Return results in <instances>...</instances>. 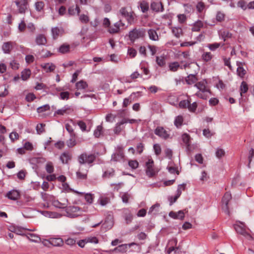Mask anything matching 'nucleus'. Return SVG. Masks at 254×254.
<instances>
[{
    "label": "nucleus",
    "instance_id": "1",
    "mask_svg": "<svg viewBox=\"0 0 254 254\" xmlns=\"http://www.w3.org/2000/svg\"><path fill=\"white\" fill-rule=\"evenodd\" d=\"M96 156L93 154H87L83 153L78 157V161L80 164L79 170L76 172V176L78 179H85L86 178L87 169H84L83 165L85 163L91 164L95 160Z\"/></svg>",
    "mask_w": 254,
    "mask_h": 254
},
{
    "label": "nucleus",
    "instance_id": "2",
    "mask_svg": "<svg viewBox=\"0 0 254 254\" xmlns=\"http://www.w3.org/2000/svg\"><path fill=\"white\" fill-rule=\"evenodd\" d=\"M194 86L198 90L195 93V96L204 100L207 99L209 97L210 91L207 86V82L206 80H203L196 83L194 84Z\"/></svg>",
    "mask_w": 254,
    "mask_h": 254
},
{
    "label": "nucleus",
    "instance_id": "3",
    "mask_svg": "<svg viewBox=\"0 0 254 254\" xmlns=\"http://www.w3.org/2000/svg\"><path fill=\"white\" fill-rule=\"evenodd\" d=\"M88 207L85 206L81 208L76 206H70L65 208L66 215L70 218H75L82 215L83 212H87Z\"/></svg>",
    "mask_w": 254,
    "mask_h": 254
},
{
    "label": "nucleus",
    "instance_id": "4",
    "mask_svg": "<svg viewBox=\"0 0 254 254\" xmlns=\"http://www.w3.org/2000/svg\"><path fill=\"white\" fill-rule=\"evenodd\" d=\"M145 165V173L148 177L153 178L157 175L159 169L154 166L153 161L152 159H149L146 162Z\"/></svg>",
    "mask_w": 254,
    "mask_h": 254
},
{
    "label": "nucleus",
    "instance_id": "5",
    "mask_svg": "<svg viewBox=\"0 0 254 254\" xmlns=\"http://www.w3.org/2000/svg\"><path fill=\"white\" fill-rule=\"evenodd\" d=\"M234 228L236 232L243 235L248 240H252V236L246 231L247 226L244 223L242 222H238L236 224L234 225Z\"/></svg>",
    "mask_w": 254,
    "mask_h": 254
},
{
    "label": "nucleus",
    "instance_id": "6",
    "mask_svg": "<svg viewBox=\"0 0 254 254\" xmlns=\"http://www.w3.org/2000/svg\"><path fill=\"white\" fill-rule=\"evenodd\" d=\"M17 235L22 236L25 235L27 238L32 242H39L41 240L40 238L35 234L28 233L27 229L17 226Z\"/></svg>",
    "mask_w": 254,
    "mask_h": 254
},
{
    "label": "nucleus",
    "instance_id": "7",
    "mask_svg": "<svg viewBox=\"0 0 254 254\" xmlns=\"http://www.w3.org/2000/svg\"><path fill=\"white\" fill-rule=\"evenodd\" d=\"M145 30L143 28L141 29H134L130 31L129 34V37L131 41L143 37L145 35Z\"/></svg>",
    "mask_w": 254,
    "mask_h": 254
},
{
    "label": "nucleus",
    "instance_id": "8",
    "mask_svg": "<svg viewBox=\"0 0 254 254\" xmlns=\"http://www.w3.org/2000/svg\"><path fill=\"white\" fill-rule=\"evenodd\" d=\"M154 133L164 139H167L170 137V134L168 132L162 127H157L154 130Z\"/></svg>",
    "mask_w": 254,
    "mask_h": 254
},
{
    "label": "nucleus",
    "instance_id": "9",
    "mask_svg": "<svg viewBox=\"0 0 254 254\" xmlns=\"http://www.w3.org/2000/svg\"><path fill=\"white\" fill-rule=\"evenodd\" d=\"M124 23H123L121 20H120L109 28V32L112 34L117 33L121 30L124 29Z\"/></svg>",
    "mask_w": 254,
    "mask_h": 254
},
{
    "label": "nucleus",
    "instance_id": "10",
    "mask_svg": "<svg viewBox=\"0 0 254 254\" xmlns=\"http://www.w3.org/2000/svg\"><path fill=\"white\" fill-rule=\"evenodd\" d=\"M124 156L123 148L119 147L117 152L112 155L111 160L115 162L121 161L124 159Z\"/></svg>",
    "mask_w": 254,
    "mask_h": 254
},
{
    "label": "nucleus",
    "instance_id": "11",
    "mask_svg": "<svg viewBox=\"0 0 254 254\" xmlns=\"http://www.w3.org/2000/svg\"><path fill=\"white\" fill-rule=\"evenodd\" d=\"M231 198V194L229 192H227L225 193L222 198L223 209L227 213H229L228 205Z\"/></svg>",
    "mask_w": 254,
    "mask_h": 254
},
{
    "label": "nucleus",
    "instance_id": "12",
    "mask_svg": "<svg viewBox=\"0 0 254 254\" xmlns=\"http://www.w3.org/2000/svg\"><path fill=\"white\" fill-rule=\"evenodd\" d=\"M120 14L125 17L129 23H131L133 19L132 14L130 11H128L125 7H122L119 11Z\"/></svg>",
    "mask_w": 254,
    "mask_h": 254
},
{
    "label": "nucleus",
    "instance_id": "13",
    "mask_svg": "<svg viewBox=\"0 0 254 254\" xmlns=\"http://www.w3.org/2000/svg\"><path fill=\"white\" fill-rule=\"evenodd\" d=\"M73 111V110L69 106L66 105L64 106L63 108L58 110L55 113V115H69L71 114Z\"/></svg>",
    "mask_w": 254,
    "mask_h": 254
},
{
    "label": "nucleus",
    "instance_id": "14",
    "mask_svg": "<svg viewBox=\"0 0 254 254\" xmlns=\"http://www.w3.org/2000/svg\"><path fill=\"white\" fill-rule=\"evenodd\" d=\"M169 216L175 219L183 220L185 218V212L184 210H180L177 212L172 211L169 213Z\"/></svg>",
    "mask_w": 254,
    "mask_h": 254
},
{
    "label": "nucleus",
    "instance_id": "15",
    "mask_svg": "<svg viewBox=\"0 0 254 254\" xmlns=\"http://www.w3.org/2000/svg\"><path fill=\"white\" fill-rule=\"evenodd\" d=\"M52 203L53 206L59 208H65L68 204V200L65 198L63 200V202H60L58 200L53 199Z\"/></svg>",
    "mask_w": 254,
    "mask_h": 254
},
{
    "label": "nucleus",
    "instance_id": "16",
    "mask_svg": "<svg viewBox=\"0 0 254 254\" xmlns=\"http://www.w3.org/2000/svg\"><path fill=\"white\" fill-rule=\"evenodd\" d=\"M190 135L186 133H183L182 135V140L186 145L187 149L189 151H191V146L190 143Z\"/></svg>",
    "mask_w": 254,
    "mask_h": 254
},
{
    "label": "nucleus",
    "instance_id": "17",
    "mask_svg": "<svg viewBox=\"0 0 254 254\" xmlns=\"http://www.w3.org/2000/svg\"><path fill=\"white\" fill-rule=\"evenodd\" d=\"M17 6L19 7V12H24L25 10L27 9L28 2L27 0H18L17 1Z\"/></svg>",
    "mask_w": 254,
    "mask_h": 254
},
{
    "label": "nucleus",
    "instance_id": "18",
    "mask_svg": "<svg viewBox=\"0 0 254 254\" xmlns=\"http://www.w3.org/2000/svg\"><path fill=\"white\" fill-rule=\"evenodd\" d=\"M151 9L156 12L162 11L163 7L161 2L153 1L151 3Z\"/></svg>",
    "mask_w": 254,
    "mask_h": 254
},
{
    "label": "nucleus",
    "instance_id": "19",
    "mask_svg": "<svg viewBox=\"0 0 254 254\" xmlns=\"http://www.w3.org/2000/svg\"><path fill=\"white\" fill-rule=\"evenodd\" d=\"M35 42L39 46L45 45L47 43V39L45 35L38 34L36 37Z\"/></svg>",
    "mask_w": 254,
    "mask_h": 254
},
{
    "label": "nucleus",
    "instance_id": "20",
    "mask_svg": "<svg viewBox=\"0 0 254 254\" xmlns=\"http://www.w3.org/2000/svg\"><path fill=\"white\" fill-rule=\"evenodd\" d=\"M41 67L46 72L53 71L56 68V66L52 63H46L41 64Z\"/></svg>",
    "mask_w": 254,
    "mask_h": 254
},
{
    "label": "nucleus",
    "instance_id": "21",
    "mask_svg": "<svg viewBox=\"0 0 254 254\" xmlns=\"http://www.w3.org/2000/svg\"><path fill=\"white\" fill-rule=\"evenodd\" d=\"M126 120H122L121 122L116 124L114 129V132L115 134H119L121 133L124 127L123 126L124 124H126Z\"/></svg>",
    "mask_w": 254,
    "mask_h": 254
},
{
    "label": "nucleus",
    "instance_id": "22",
    "mask_svg": "<svg viewBox=\"0 0 254 254\" xmlns=\"http://www.w3.org/2000/svg\"><path fill=\"white\" fill-rule=\"evenodd\" d=\"M148 37L151 40L157 41L159 40V36L155 30L149 29L147 31Z\"/></svg>",
    "mask_w": 254,
    "mask_h": 254
},
{
    "label": "nucleus",
    "instance_id": "23",
    "mask_svg": "<svg viewBox=\"0 0 254 254\" xmlns=\"http://www.w3.org/2000/svg\"><path fill=\"white\" fill-rule=\"evenodd\" d=\"M238 66L237 72L239 76L243 78L247 73V70L242 66V63H237Z\"/></svg>",
    "mask_w": 254,
    "mask_h": 254
},
{
    "label": "nucleus",
    "instance_id": "24",
    "mask_svg": "<svg viewBox=\"0 0 254 254\" xmlns=\"http://www.w3.org/2000/svg\"><path fill=\"white\" fill-rule=\"evenodd\" d=\"M48 242L55 247H60L63 244V241L61 238H51Z\"/></svg>",
    "mask_w": 254,
    "mask_h": 254
},
{
    "label": "nucleus",
    "instance_id": "25",
    "mask_svg": "<svg viewBox=\"0 0 254 254\" xmlns=\"http://www.w3.org/2000/svg\"><path fill=\"white\" fill-rule=\"evenodd\" d=\"M63 32V30L62 28H59L57 27L53 28L52 29V36L54 39H57L60 35H62Z\"/></svg>",
    "mask_w": 254,
    "mask_h": 254
},
{
    "label": "nucleus",
    "instance_id": "26",
    "mask_svg": "<svg viewBox=\"0 0 254 254\" xmlns=\"http://www.w3.org/2000/svg\"><path fill=\"white\" fill-rule=\"evenodd\" d=\"M12 49V45L11 42L4 43L2 46V49L5 54H9Z\"/></svg>",
    "mask_w": 254,
    "mask_h": 254
},
{
    "label": "nucleus",
    "instance_id": "27",
    "mask_svg": "<svg viewBox=\"0 0 254 254\" xmlns=\"http://www.w3.org/2000/svg\"><path fill=\"white\" fill-rule=\"evenodd\" d=\"M71 157V155L68 152H64L60 156V160L63 163H67L68 161L70 160Z\"/></svg>",
    "mask_w": 254,
    "mask_h": 254
},
{
    "label": "nucleus",
    "instance_id": "28",
    "mask_svg": "<svg viewBox=\"0 0 254 254\" xmlns=\"http://www.w3.org/2000/svg\"><path fill=\"white\" fill-rule=\"evenodd\" d=\"M197 78L195 75L190 74L186 78V81L188 84H192L196 82Z\"/></svg>",
    "mask_w": 254,
    "mask_h": 254
},
{
    "label": "nucleus",
    "instance_id": "29",
    "mask_svg": "<svg viewBox=\"0 0 254 254\" xmlns=\"http://www.w3.org/2000/svg\"><path fill=\"white\" fill-rule=\"evenodd\" d=\"M127 244H122L119 246L118 247L115 248L112 252H116L119 253H125L127 249Z\"/></svg>",
    "mask_w": 254,
    "mask_h": 254
},
{
    "label": "nucleus",
    "instance_id": "30",
    "mask_svg": "<svg viewBox=\"0 0 254 254\" xmlns=\"http://www.w3.org/2000/svg\"><path fill=\"white\" fill-rule=\"evenodd\" d=\"M160 209V204L156 203L152 205L149 209L148 213L155 215L158 213Z\"/></svg>",
    "mask_w": 254,
    "mask_h": 254
},
{
    "label": "nucleus",
    "instance_id": "31",
    "mask_svg": "<svg viewBox=\"0 0 254 254\" xmlns=\"http://www.w3.org/2000/svg\"><path fill=\"white\" fill-rule=\"evenodd\" d=\"M31 75V71L29 69H25L21 72V78L25 81L27 80Z\"/></svg>",
    "mask_w": 254,
    "mask_h": 254
},
{
    "label": "nucleus",
    "instance_id": "32",
    "mask_svg": "<svg viewBox=\"0 0 254 254\" xmlns=\"http://www.w3.org/2000/svg\"><path fill=\"white\" fill-rule=\"evenodd\" d=\"M76 87L78 90L85 89L87 88L88 84L85 81L80 80L76 83Z\"/></svg>",
    "mask_w": 254,
    "mask_h": 254
},
{
    "label": "nucleus",
    "instance_id": "33",
    "mask_svg": "<svg viewBox=\"0 0 254 254\" xmlns=\"http://www.w3.org/2000/svg\"><path fill=\"white\" fill-rule=\"evenodd\" d=\"M114 172L113 169H108L104 172L102 177L103 178H110L114 175Z\"/></svg>",
    "mask_w": 254,
    "mask_h": 254
},
{
    "label": "nucleus",
    "instance_id": "34",
    "mask_svg": "<svg viewBox=\"0 0 254 254\" xmlns=\"http://www.w3.org/2000/svg\"><path fill=\"white\" fill-rule=\"evenodd\" d=\"M172 31L174 35L177 37L179 38L180 37L181 35H182L183 31L182 29L180 27H172Z\"/></svg>",
    "mask_w": 254,
    "mask_h": 254
},
{
    "label": "nucleus",
    "instance_id": "35",
    "mask_svg": "<svg viewBox=\"0 0 254 254\" xmlns=\"http://www.w3.org/2000/svg\"><path fill=\"white\" fill-rule=\"evenodd\" d=\"M183 121V117L182 116H178L175 120L174 125L177 127H179L182 125Z\"/></svg>",
    "mask_w": 254,
    "mask_h": 254
},
{
    "label": "nucleus",
    "instance_id": "36",
    "mask_svg": "<svg viewBox=\"0 0 254 254\" xmlns=\"http://www.w3.org/2000/svg\"><path fill=\"white\" fill-rule=\"evenodd\" d=\"M103 134V127L101 125L97 127L94 131V135L96 137H100Z\"/></svg>",
    "mask_w": 254,
    "mask_h": 254
},
{
    "label": "nucleus",
    "instance_id": "37",
    "mask_svg": "<svg viewBox=\"0 0 254 254\" xmlns=\"http://www.w3.org/2000/svg\"><path fill=\"white\" fill-rule=\"evenodd\" d=\"M248 90V86L245 81H243L240 86V94L242 96L243 93H246Z\"/></svg>",
    "mask_w": 254,
    "mask_h": 254
},
{
    "label": "nucleus",
    "instance_id": "38",
    "mask_svg": "<svg viewBox=\"0 0 254 254\" xmlns=\"http://www.w3.org/2000/svg\"><path fill=\"white\" fill-rule=\"evenodd\" d=\"M110 201V198L107 197L101 196L98 199V202L102 206H105Z\"/></svg>",
    "mask_w": 254,
    "mask_h": 254
},
{
    "label": "nucleus",
    "instance_id": "39",
    "mask_svg": "<svg viewBox=\"0 0 254 254\" xmlns=\"http://www.w3.org/2000/svg\"><path fill=\"white\" fill-rule=\"evenodd\" d=\"M6 196L9 199L16 200V190H12L9 191L6 194Z\"/></svg>",
    "mask_w": 254,
    "mask_h": 254
},
{
    "label": "nucleus",
    "instance_id": "40",
    "mask_svg": "<svg viewBox=\"0 0 254 254\" xmlns=\"http://www.w3.org/2000/svg\"><path fill=\"white\" fill-rule=\"evenodd\" d=\"M75 136L70 135V138L66 141L67 145L69 147H72L76 145V142Z\"/></svg>",
    "mask_w": 254,
    "mask_h": 254
},
{
    "label": "nucleus",
    "instance_id": "41",
    "mask_svg": "<svg viewBox=\"0 0 254 254\" xmlns=\"http://www.w3.org/2000/svg\"><path fill=\"white\" fill-rule=\"evenodd\" d=\"M186 184H183L178 185L177 190L176 197H179L182 193V190H184L186 188Z\"/></svg>",
    "mask_w": 254,
    "mask_h": 254
},
{
    "label": "nucleus",
    "instance_id": "42",
    "mask_svg": "<svg viewBox=\"0 0 254 254\" xmlns=\"http://www.w3.org/2000/svg\"><path fill=\"white\" fill-rule=\"evenodd\" d=\"M69 50V46L66 44H63L59 49V51L62 53L64 54L68 52Z\"/></svg>",
    "mask_w": 254,
    "mask_h": 254
},
{
    "label": "nucleus",
    "instance_id": "43",
    "mask_svg": "<svg viewBox=\"0 0 254 254\" xmlns=\"http://www.w3.org/2000/svg\"><path fill=\"white\" fill-rule=\"evenodd\" d=\"M224 45V44H220V43H213V44H210L207 45V47L211 50V51H215L216 49L218 48L220 46H223Z\"/></svg>",
    "mask_w": 254,
    "mask_h": 254
},
{
    "label": "nucleus",
    "instance_id": "44",
    "mask_svg": "<svg viewBox=\"0 0 254 254\" xmlns=\"http://www.w3.org/2000/svg\"><path fill=\"white\" fill-rule=\"evenodd\" d=\"M169 67L170 70H171L172 71H176L180 67V65L178 62H174L173 63H171L169 64Z\"/></svg>",
    "mask_w": 254,
    "mask_h": 254
},
{
    "label": "nucleus",
    "instance_id": "45",
    "mask_svg": "<svg viewBox=\"0 0 254 254\" xmlns=\"http://www.w3.org/2000/svg\"><path fill=\"white\" fill-rule=\"evenodd\" d=\"M140 6L141 11L144 13L147 11L149 9V4L145 1L141 2L140 3Z\"/></svg>",
    "mask_w": 254,
    "mask_h": 254
},
{
    "label": "nucleus",
    "instance_id": "46",
    "mask_svg": "<svg viewBox=\"0 0 254 254\" xmlns=\"http://www.w3.org/2000/svg\"><path fill=\"white\" fill-rule=\"evenodd\" d=\"M203 26V24L201 21L196 22L192 28V31H198L200 30V28Z\"/></svg>",
    "mask_w": 254,
    "mask_h": 254
},
{
    "label": "nucleus",
    "instance_id": "47",
    "mask_svg": "<svg viewBox=\"0 0 254 254\" xmlns=\"http://www.w3.org/2000/svg\"><path fill=\"white\" fill-rule=\"evenodd\" d=\"M46 170L48 173H52L54 171V166L51 162H48L46 165Z\"/></svg>",
    "mask_w": 254,
    "mask_h": 254
},
{
    "label": "nucleus",
    "instance_id": "48",
    "mask_svg": "<svg viewBox=\"0 0 254 254\" xmlns=\"http://www.w3.org/2000/svg\"><path fill=\"white\" fill-rule=\"evenodd\" d=\"M45 125L43 124H40L37 125L36 130L38 134H41L45 131Z\"/></svg>",
    "mask_w": 254,
    "mask_h": 254
},
{
    "label": "nucleus",
    "instance_id": "49",
    "mask_svg": "<svg viewBox=\"0 0 254 254\" xmlns=\"http://www.w3.org/2000/svg\"><path fill=\"white\" fill-rule=\"evenodd\" d=\"M44 5V3L43 1H41L36 2L35 4L36 9L38 11H41L43 9Z\"/></svg>",
    "mask_w": 254,
    "mask_h": 254
},
{
    "label": "nucleus",
    "instance_id": "50",
    "mask_svg": "<svg viewBox=\"0 0 254 254\" xmlns=\"http://www.w3.org/2000/svg\"><path fill=\"white\" fill-rule=\"evenodd\" d=\"M156 63L160 66H163L165 64L164 58L162 57H156Z\"/></svg>",
    "mask_w": 254,
    "mask_h": 254
},
{
    "label": "nucleus",
    "instance_id": "51",
    "mask_svg": "<svg viewBox=\"0 0 254 254\" xmlns=\"http://www.w3.org/2000/svg\"><path fill=\"white\" fill-rule=\"evenodd\" d=\"M65 128L66 130L70 133V135L75 136V134L74 132L73 128L72 126L69 124H65Z\"/></svg>",
    "mask_w": 254,
    "mask_h": 254
},
{
    "label": "nucleus",
    "instance_id": "52",
    "mask_svg": "<svg viewBox=\"0 0 254 254\" xmlns=\"http://www.w3.org/2000/svg\"><path fill=\"white\" fill-rule=\"evenodd\" d=\"M196 8L199 12H201L204 9L205 4L203 2L200 1L197 4Z\"/></svg>",
    "mask_w": 254,
    "mask_h": 254
},
{
    "label": "nucleus",
    "instance_id": "53",
    "mask_svg": "<svg viewBox=\"0 0 254 254\" xmlns=\"http://www.w3.org/2000/svg\"><path fill=\"white\" fill-rule=\"evenodd\" d=\"M232 36L231 33L227 31H224L221 33V36L224 41H226L227 38H231Z\"/></svg>",
    "mask_w": 254,
    "mask_h": 254
},
{
    "label": "nucleus",
    "instance_id": "54",
    "mask_svg": "<svg viewBox=\"0 0 254 254\" xmlns=\"http://www.w3.org/2000/svg\"><path fill=\"white\" fill-rule=\"evenodd\" d=\"M130 194L127 192L122 193L121 194L122 199L124 203H127L128 200L130 198Z\"/></svg>",
    "mask_w": 254,
    "mask_h": 254
},
{
    "label": "nucleus",
    "instance_id": "55",
    "mask_svg": "<svg viewBox=\"0 0 254 254\" xmlns=\"http://www.w3.org/2000/svg\"><path fill=\"white\" fill-rule=\"evenodd\" d=\"M189 104L190 101L189 100H182L179 103V106L181 108H188Z\"/></svg>",
    "mask_w": 254,
    "mask_h": 254
},
{
    "label": "nucleus",
    "instance_id": "56",
    "mask_svg": "<svg viewBox=\"0 0 254 254\" xmlns=\"http://www.w3.org/2000/svg\"><path fill=\"white\" fill-rule=\"evenodd\" d=\"M202 57L205 61L208 62L212 59V56L210 52H206L202 55Z\"/></svg>",
    "mask_w": 254,
    "mask_h": 254
},
{
    "label": "nucleus",
    "instance_id": "57",
    "mask_svg": "<svg viewBox=\"0 0 254 254\" xmlns=\"http://www.w3.org/2000/svg\"><path fill=\"white\" fill-rule=\"evenodd\" d=\"M128 165L132 169H135L138 166V163L136 160H130L128 161Z\"/></svg>",
    "mask_w": 254,
    "mask_h": 254
},
{
    "label": "nucleus",
    "instance_id": "58",
    "mask_svg": "<svg viewBox=\"0 0 254 254\" xmlns=\"http://www.w3.org/2000/svg\"><path fill=\"white\" fill-rule=\"evenodd\" d=\"M238 6L241 7L243 10H246L247 8V4L245 1L241 0L238 2Z\"/></svg>",
    "mask_w": 254,
    "mask_h": 254
},
{
    "label": "nucleus",
    "instance_id": "59",
    "mask_svg": "<svg viewBox=\"0 0 254 254\" xmlns=\"http://www.w3.org/2000/svg\"><path fill=\"white\" fill-rule=\"evenodd\" d=\"M85 199L86 201L89 203V204H91L93 202V195L91 194V193H86L85 195Z\"/></svg>",
    "mask_w": 254,
    "mask_h": 254
},
{
    "label": "nucleus",
    "instance_id": "60",
    "mask_svg": "<svg viewBox=\"0 0 254 254\" xmlns=\"http://www.w3.org/2000/svg\"><path fill=\"white\" fill-rule=\"evenodd\" d=\"M50 109L49 105H45L43 106L37 108V111L38 113H42L44 111H48Z\"/></svg>",
    "mask_w": 254,
    "mask_h": 254
},
{
    "label": "nucleus",
    "instance_id": "61",
    "mask_svg": "<svg viewBox=\"0 0 254 254\" xmlns=\"http://www.w3.org/2000/svg\"><path fill=\"white\" fill-rule=\"evenodd\" d=\"M225 14L221 11H218L216 15V20L218 21H222L224 19Z\"/></svg>",
    "mask_w": 254,
    "mask_h": 254
},
{
    "label": "nucleus",
    "instance_id": "62",
    "mask_svg": "<svg viewBox=\"0 0 254 254\" xmlns=\"http://www.w3.org/2000/svg\"><path fill=\"white\" fill-rule=\"evenodd\" d=\"M69 93L67 91L62 92L60 93V98L62 100H67L69 99Z\"/></svg>",
    "mask_w": 254,
    "mask_h": 254
},
{
    "label": "nucleus",
    "instance_id": "63",
    "mask_svg": "<svg viewBox=\"0 0 254 254\" xmlns=\"http://www.w3.org/2000/svg\"><path fill=\"white\" fill-rule=\"evenodd\" d=\"M116 115L112 114H108L106 116V121L108 122H113L116 118Z\"/></svg>",
    "mask_w": 254,
    "mask_h": 254
},
{
    "label": "nucleus",
    "instance_id": "64",
    "mask_svg": "<svg viewBox=\"0 0 254 254\" xmlns=\"http://www.w3.org/2000/svg\"><path fill=\"white\" fill-rule=\"evenodd\" d=\"M23 147L26 150L31 151L33 149V144L30 142H26L23 145Z\"/></svg>",
    "mask_w": 254,
    "mask_h": 254
}]
</instances>
